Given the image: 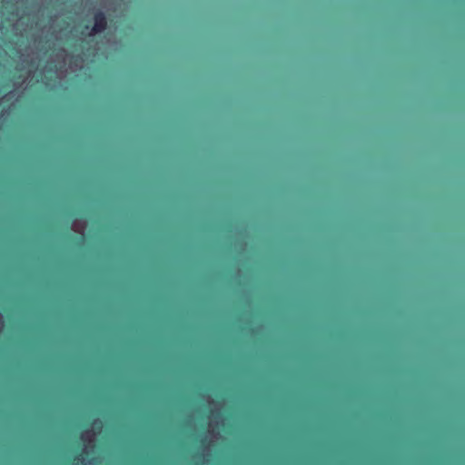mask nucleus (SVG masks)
<instances>
[{"mask_svg": "<svg viewBox=\"0 0 465 465\" xmlns=\"http://www.w3.org/2000/svg\"><path fill=\"white\" fill-rule=\"evenodd\" d=\"M206 401L211 408V413L208 418V430L206 435L201 440L202 457L203 463L209 461L211 455V446L221 438L219 426L223 424V418L221 414L222 406L210 396L206 397Z\"/></svg>", "mask_w": 465, "mask_h": 465, "instance_id": "f257e3e1", "label": "nucleus"}, {"mask_svg": "<svg viewBox=\"0 0 465 465\" xmlns=\"http://www.w3.org/2000/svg\"><path fill=\"white\" fill-rule=\"evenodd\" d=\"M103 429V423L100 420H95L91 429L86 430L81 434V440L84 442L83 452L85 455H89L94 450V440L96 435L101 432Z\"/></svg>", "mask_w": 465, "mask_h": 465, "instance_id": "f03ea898", "label": "nucleus"}, {"mask_svg": "<svg viewBox=\"0 0 465 465\" xmlns=\"http://www.w3.org/2000/svg\"><path fill=\"white\" fill-rule=\"evenodd\" d=\"M94 25L88 34L89 36H93L97 34H101V33L104 32L108 25V21H107L106 15L101 10H98L94 13Z\"/></svg>", "mask_w": 465, "mask_h": 465, "instance_id": "7ed1b4c3", "label": "nucleus"}, {"mask_svg": "<svg viewBox=\"0 0 465 465\" xmlns=\"http://www.w3.org/2000/svg\"><path fill=\"white\" fill-rule=\"evenodd\" d=\"M0 232H55L54 231H0ZM63 232H85L84 231L65 230Z\"/></svg>", "mask_w": 465, "mask_h": 465, "instance_id": "20e7f679", "label": "nucleus"}, {"mask_svg": "<svg viewBox=\"0 0 465 465\" xmlns=\"http://www.w3.org/2000/svg\"><path fill=\"white\" fill-rule=\"evenodd\" d=\"M122 232H152L151 231H123ZM158 232H165L164 231H159ZM199 232H204V233H207V232H213V231H210V230H205V231H200ZM223 232H234V231L232 230H226V231H223ZM235 232H248L247 231H235Z\"/></svg>", "mask_w": 465, "mask_h": 465, "instance_id": "39448f33", "label": "nucleus"}, {"mask_svg": "<svg viewBox=\"0 0 465 465\" xmlns=\"http://www.w3.org/2000/svg\"><path fill=\"white\" fill-rule=\"evenodd\" d=\"M95 460H88L82 455L74 459V465H93Z\"/></svg>", "mask_w": 465, "mask_h": 465, "instance_id": "423d86ee", "label": "nucleus"}, {"mask_svg": "<svg viewBox=\"0 0 465 465\" xmlns=\"http://www.w3.org/2000/svg\"><path fill=\"white\" fill-rule=\"evenodd\" d=\"M4 328V318L3 315L0 313V332L2 331Z\"/></svg>", "mask_w": 465, "mask_h": 465, "instance_id": "0eeeda50", "label": "nucleus"}, {"mask_svg": "<svg viewBox=\"0 0 465 465\" xmlns=\"http://www.w3.org/2000/svg\"><path fill=\"white\" fill-rule=\"evenodd\" d=\"M88 232H95V233H98V232H112V231H99V230H97V231H94V232L89 231Z\"/></svg>", "mask_w": 465, "mask_h": 465, "instance_id": "6e6552de", "label": "nucleus"}, {"mask_svg": "<svg viewBox=\"0 0 465 465\" xmlns=\"http://www.w3.org/2000/svg\"><path fill=\"white\" fill-rule=\"evenodd\" d=\"M254 232H255V233H258L259 232H258V231H255Z\"/></svg>", "mask_w": 465, "mask_h": 465, "instance_id": "1a4fd4ad", "label": "nucleus"}, {"mask_svg": "<svg viewBox=\"0 0 465 465\" xmlns=\"http://www.w3.org/2000/svg\"><path fill=\"white\" fill-rule=\"evenodd\" d=\"M376 232H377V233H380L381 232H380V231H377Z\"/></svg>", "mask_w": 465, "mask_h": 465, "instance_id": "9d476101", "label": "nucleus"}]
</instances>
